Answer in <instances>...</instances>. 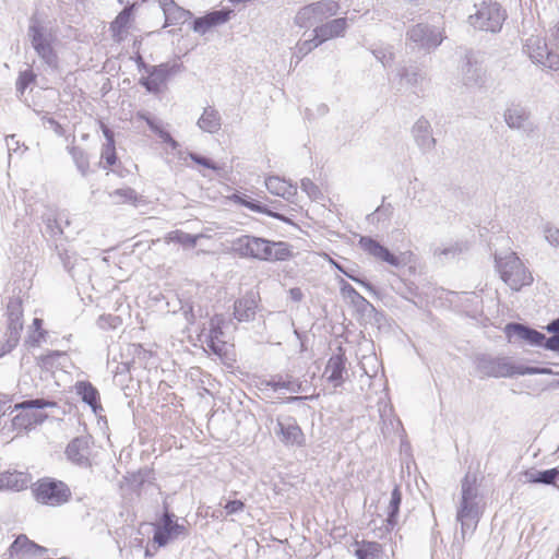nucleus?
<instances>
[{"label":"nucleus","instance_id":"f257e3e1","mask_svg":"<svg viewBox=\"0 0 559 559\" xmlns=\"http://www.w3.org/2000/svg\"><path fill=\"white\" fill-rule=\"evenodd\" d=\"M231 249L241 258L266 262L286 261L293 258V246L285 241H271L251 235H242L231 242Z\"/></svg>","mask_w":559,"mask_h":559},{"label":"nucleus","instance_id":"f03ea898","mask_svg":"<svg viewBox=\"0 0 559 559\" xmlns=\"http://www.w3.org/2000/svg\"><path fill=\"white\" fill-rule=\"evenodd\" d=\"M483 497L475 474L467 472L461 480V497L456 510V521L461 524V538L464 544L468 533H474L483 514Z\"/></svg>","mask_w":559,"mask_h":559},{"label":"nucleus","instance_id":"7ed1b4c3","mask_svg":"<svg viewBox=\"0 0 559 559\" xmlns=\"http://www.w3.org/2000/svg\"><path fill=\"white\" fill-rule=\"evenodd\" d=\"M475 370L480 379L511 378L515 374H546L550 369L516 366L509 357L478 354L474 359Z\"/></svg>","mask_w":559,"mask_h":559},{"label":"nucleus","instance_id":"20e7f679","mask_svg":"<svg viewBox=\"0 0 559 559\" xmlns=\"http://www.w3.org/2000/svg\"><path fill=\"white\" fill-rule=\"evenodd\" d=\"M29 43L40 60L51 69H57L59 58L53 48L56 33L37 13L29 19L27 28Z\"/></svg>","mask_w":559,"mask_h":559},{"label":"nucleus","instance_id":"39448f33","mask_svg":"<svg viewBox=\"0 0 559 559\" xmlns=\"http://www.w3.org/2000/svg\"><path fill=\"white\" fill-rule=\"evenodd\" d=\"M31 490L34 499L41 504L59 507L70 501L72 492L62 480L52 477L39 478L32 484Z\"/></svg>","mask_w":559,"mask_h":559},{"label":"nucleus","instance_id":"423d86ee","mask_svg":"<svg viewBox=\"0 0 559 559\" xmlns=\"http://www.w3.org/2000/svg\"><path fill=\"white\" fill-rule=\"evenodd\" d=\"M56 405V402L45 399H32L15 404L12 406L10 414H13L16 411H20V413L12 418L13 429H32L36 425L43 424L48 416L38 412V409L55 407Z\"/></svg>","mask_w":559,"mask_h":559},{"label":"nucleus","instance_id":"0eeeda50","mask_svg":"<svg viewBox=\"0 0 559 559\" xmlns=\"http://www.w3.org/2000/svg\"><path fill=\"white\" fill-rule=\"evenodd\" d=\"M496 267L500 274L501 280L513 290H520L523 286L531 285L533 276L525 267L521 259L511 252L506 257H497Z\"/></svg>","mask_w":559,"mask_h":559},{"label":"nucleus","instance_id":"6e6552de","mask_svg":"<svg viewBox=\"0 0 559 559\" xmlns=\"http://www.w3.org/2000/svg\"><path fill=\"white\" fill-rule=\"evenodd\" d=\"M475 7L476 12L469 15V23L475 28L491 33H497L501 29L507 13L498 2L484 0Z\"/></svg>","mask_w":559,"mask_h":559},{"label":"nucleus","instance_id":"1a4fd4ad","mask_svg":"<svg viewBox=\"0 0 559 559\" xmlns=\"http://www.w3.org/2000/svg\"><path fill=\"white\" fill-rule=\"evenodd\" d=\"M340 10V4L334 0H322L300 8L294 22L301 28H310L324 20L334 16Z\"/></svg>","mask_w":559,"mask_h":559},{"label":"nucleus","instance_id":"9d476101","mask_svg":"<svg viewBox=\"0 0 559 559\" xmlns=\"http://www.w3.org/2000/svg\"><path fill=\"white\" fill-rule=\"evenodd\" d=\"M180 71L178 63H160L146 68V78L140 79V84L145 87L148 93L158 94L166 84L170 75Z\"/></svg>","mask_w":559,"mask_h":559},{"label":"nucleus","instance_id":"9b49d317","mask_svg":"<svg viewBox=\"0 0 559 559\" xmlns=\"http://www.w3.org/2000/svg\"><path fill=\"white\" fill-rule=\"evenodd\" d=\"M92 438L90 436H79L72 439L64 450L67 460L80 467L91 468L92 467Z\"/></svg>","mask_w":559,"mask_h":559},{"label":"nucleus","instance_id":"f8f14e48","mask_svg":"<svg viewBox=\"0 0 559 559\" xmlns=\"http://www.w3.org/2000/svg\"><path fill=\"white\" fill-rule=\"evenodd\" d=\"M406 39L415 47L427 51L437 48L442 43L440 32L425 23L412 26L406 33Z\"/></svg>","mask_w":559,"mask_h":559},{"label":"nucleus","instance_id":"ddd939ff","mask_svg":"<svg viewBox=\"0 0 559 559\" xmlns=\"http://www.w3.org/2000/svg\"><path fill=\"white\" fill-rule=\"evenodd\" d=\"M274 432L286 447H302L305 435L294 417L277 418Z\"/></svg>","mask_w":559,"mask_h":559},{"label":"nucleus","instance_id":"4468645a","mask_svg":"<svg viewBox=\"0 0 559 559\" xmlns=\"http://www.w3.org/2000/svg\"><path fill=\"white\" fill-rule=\"evenodd\" d=\"M186 534V527L177 522L175 514L165 512L160 523L155 527L153 540L159 547H164L170 540Z\"/></svg>","mask_w":559,"mask_h":559},{"label":"nucleus","instance_id":"2eb2a0df","mask_svg":"<svg viewBox=\"0 0 559 559\" xmlns=\"http://www.w3.org/2000/svg\"><path fill=\"white\" fill-rule=\"evenodd\" d=\"M48 549L31 540L26 535L20 534L4 554L5 559H25L27 557H41Z\"/></svg>","mask_w":559,"mask_h":559},{"label":"nucleus","instance_id":"dca6fc26","mask_svg":"<svg viewBox=\"0 0 559 559\" xmlns=\"http://www.w3.org/2000/svg\"><path fill=\"white\" fill-rule=\"evenodd\" d=\"M412 136L421 151L427 154L435 150L437 140L432 135V128L425 117H420L412 127Z\"/></svg>","mask_w":559,"mask_h":559},{"label":"nucleus","instance_id":"f3484780","mask_svg":"<svg viewBox=\"0 0 559 559\" xmlns=\"http://www.w3.org/2000/svg\"><path fill=\"white\" fill-rule=\"evenodd\" d=\"M506 332L509 338H518L525 341L527 344L533 346L544 347V344L548 337L535 329L528 328L521 323H509L506 326Z\"/></svg>","mask_w":559,"mask_h":559},{"label":"nucleus","instance_id":"a211bd4d","mask_svg":"<svg viewBox=\"0 0 559 559\" xmlns=\"http://www.w3.org/2000/svg\"><path fill=\"white\" fill-rule=\"evenodd\" d=\"M340 292L358 312L365 316H372L377 312L372 304L361 296L349 283L344 278L340 280Z\"/></svg>","mask_w":559,"mask_h":559},{"label":"nucleus","instance_id":"6ab92c4d","mask_svg":"<svg viewBox=\"0 0 559 559\" xmlns=\"http://www.w3.org/2000/svg\"><path fill=\"white\" fill-rule=\"evenodd\" d=\"M359 246L369 255L386 262L392 266H399L401 264L400 259L395 254L371 237L361 236L359 239Z\"/></svg>","mask_w":559,"mask_h":559},{"label":"nucleus","instance_id":"aec40b11","mask_svg":"<svg viewBox=\"0 0 559 559\" xmlns=\"http://www.w3.org/2000/svg\"><path fill=\"white\" fill-rule=\"evenodd\" d=\"M259 294L257 292H247L234 304V316L239 322H249L254 319L258 307Z\"/></svg>","mask_w":559,"mask_h":559},{"label":"nucleus","instance_id":"412c9836","mask_svg":"<svg viewBox=\"0 0 559 559\" xmlns=\"http://www.w3.org/2000/svg\"><path fill=\"white\" fill-rule=\"evenodd\" d=\"M231 10L222 9L212 11L193 21V29L199 34H205L210 28L224 24L230 19Z\"/></svg>","mask_w":559,"mask_h":559},{"label":"nucleus","instance_id":"4be33fe9","mask_svg":"<svg viewBox=\"0 0 559 559\" xmlns=\"http://www.w3.org/2000/svg\"><path fill=\"white\" fill-rule=\"evenodd\" d=\"M347 26V19L338 17L318 25L314 27L313 34L321 39L319 43H325L329 39L344 36Z\"/></svg>","mask_w":559,"mask_h":559},{"label":"nucleus","instance_id":"5701e85b","mask_svg":"<svg viewBox=\"0 0 559 559\" xmlns=\"http://www.w3.org/2000/svg\"><path fill=\"white\" fill-rule=\"evenodd\" d=\"M75 392L92 408L94 414L97 415L104 411L100 404L99 392L90 381H78L75 383Z\"/></svg>","mask_w":559,"mask_h":559},{"label":"nucleus","instance_id":"b1692460","mask_svg":"<svg viewBox=\"0 0 559 559\" xmlns=\"http://www.w3.org/2000/svg\"><path fill=\"white\" fill-rule=\"evenodd\" d=\"M346 372V358L344 354H336L328 360L324 374H328V380L333 383L335 388L344 382L343 374Z\"/></svg>","mask_w":559,"mask_h":559},{"label":"nucleus","instance_id":"393cba45","mask_svg":"<svg viewBox=\"0 0 559 559\" xmlns=\"http://www.w3.org/2000/svg\"><path fill=\"white\" fill-rule=\"evenodd\" d=\"M31 477L22 472L0 473V490L21 491L28 487Z\"/></svg>","mask_w":559,"mask_h":559},{"label":"nucleus","instance_id":"a878e982","mask_svg":"<svg viewBox=\"0 0 559 559\" xmlns=\"http://www.w3.org/2000/svg\"><path fill=\"white\" fill-rule=\"evenodd\" d=\"M265 187L270 193L290 200L297 194V186L281 179L277 176H271L265 180Z\"/></svg>","mask_w":559,"mask_h":559},{"label":"nucleus","instance_id":"bb28decb","mask_svg":"<svg viewBox=\"0 0 559 559\" xmlns=\"http://www.w3.org/2000/svg\"><path fill=\"white\" fill-rule=\"evenodd\" d=\"M506 123L511 129H521L530 119V112L520 104L510 105L503 114Z\"/></svg>","mask_w":559,"mask_h":559},{"label":"nucleus","instance_id":"cd10ccee","mask_svg":"<svg viewBox=\"0 0 559 559\" xmlns=\"http://www.w3.org/2000/svg\"><path fill=\"white\" fill-rule=\"evenodd\" d=\"M462 73L466 86H479L484 82V69L476 61L467 59L462 67Z\"/></svg>","mask_w":559,"mask_h":559},{"label":"nucleus","instance_id":"c85d7f7f","mask_svg":"<svg viewBox=\"0 0 559 559\" xmlns=\"http://www.w3.org/2000/svg\"><path fill=\"white\" fill-rule=\"evenodd\" d=\"M222 121L219 112L213 107L204 108L198 120V127L209 133H215L221 129Z\"/></svg>","mask_w":559,"mask_h":559},{"label":"nucleus","instance_id":"c756f323","mask_svg":"<svg viewBox=\"0 0 559 559\" xmlns=\"http://www.w3.org/2000/svg\"><path fill=\"white\" fill-rule=\"evenodd\" d=\"M548 45L538 36H531L526 39L524 45V51L530 56L533 62H544Z\"/></svg>","mask_w":559,"mask_h":559},{"label":"nucleus","instance_id":"7c9ffc66","mask_svg":"<svg viewBox=\"0 0 559 559\" xmlns=\"http://www.w3.org/2000/svg\"><path fill=\"white\" fill-rule=\"evenodd\" d=\"M264 384L274 391L286 389L289 392L297 393L301 390V384L290 374H286L285 378L281 374L272 376L271 379L264 381Z\"/></svg>","mask_w":559,"mask_h":559},{"label":"nucleus","instance_id":"2f4dec72","mask_svg":"<svg viewBox=\"0 0 559 559\" xmlns=\"http://www.w3.org/2000/svg\"><path fill=\"white\" fill-rule=\"evenodd\" d=\"M162 5L166 20L165 26L186 22L189 12L177 7L173 0H164Z\"/></svg>","mask_w":559,"mask_h":559},{"label":"nucleus","instance_id":"473e14b6","mask_svg":"<svg viewBox=\"0 0 559 559\" xmlns=\"http://www.w3.org/2000/svg\"><path fill=\"white\" fill-rule=\"evenodd\" d=\"M133 5H127L111 22L110 29L116 41L122 39V33L130 23Z\"/></svg>","mask_w":559,"mask_h":559},{"label":"nucleus","instance_id":"72a5a7b5","mask_svg":"<svg viewBox=\"0 0 559 559\" xmlns=\"http://www.w3.org/2000/svg\"><path fill=\"white\" fill-rule=\"evenodd\" d=\"M22 330L23 319H7V331L4 336L8 349H13L16 347Z\"/></svg>","mask_w":559,"mask_h":559},{"label":"nucleus","instance_id":"f704fd0d","mask_svg":"<svg viewBox=\"0 0 559 559\" xmlns=\"http://www.w3.org/2000/svg\"><path fill=\"white\" fill-rule=\"evenodd\" d=\"M402 502V492L395 487L391 492V499L388 506L386 527L393 528L397 524L400 506Z\"/></svg>","mask_w":559,"mask_h":559},{"label":"nucleus","instance_id":"c9c22d12","mask_svg":"<svg viewBox=\"0 0 559 559\" xmlns=\"http://www.w3.org/2000/svg\"><path fill=\"white\" fill-rule=\"evenodd\" d=\"M382 545L377 542H362L355 550L357 559H382Z\"/></svg>","mask_w":559,"mask_h":559},{"label":"nucleus","instance_id":"e433bc0d","mask_svg":"<svg viewBox=\"0 0 559 559\" xmlns=\"http://www.w3.org/2000/svg\"><path fill=\"white\" fill-rule=\"evenodd\" d=\"M70 155L82 176H86L90 171V159L85 151L79 146L68 147Z\"/></svg>","mask_w":559,"mask_h":559},{"label":"nucleus","instance_id":"4c0bfd02","mask_svg":"<svg viewBox=\"0 0 559 559\" xmlns=\"http://www.w3.org/2000/svg\"><path fill=\"white\" fill-rule=\"evenodd\" d=\"M531 483H538L544 485H554L559 478V469L550 468L546 471L535 472L527 474Z\"/></svg>","mask_w":559,"mask_h":559},{"label":"nucleus","instance_id":"58836bf2","mask_svg":"<svg viewBox=\"0 0 559 559\" xmlns=\"http://www.w3.org/2000/svg\"><path fill=\"white\" fill-rule=\"evenodd\" d=\"M109 195L114 200V202L117 204H123V203L135 204L139 200V194L136 193V191L129 187L117 189L114 192H111Z\"/></svg>","mask_w":559,"mask_h":559},{"label":"nucleus","instance_id":"ea45409f","mask_svg":"<svg viewBox=\"0 0 559 559\" xmlns=\"http://www.w3.org/2000/svg\"><path fill=\"white\" fill-rule=\"evenodd\" d=\"M167 240L193 248L197 245L198 236L181 230H174L167 235Z\"/></svg>","mask_w":559,"mask_h":559},{"label":"nucleus","instance_id":"a19ab883","mask_svg":"<svg viewBox=\"0 0 559 559\" xmlns=\"http://www.w3.org/2000/svg\"><path fill=\"white\" fill-rule=\"evenodd\" d=\"M319 40H321V39L318 38L317 34H313L312 38L297 43V45H296V52H295V55H296V57L298 59L297 62L302 57H305L310 51H312L314 48L320 46L322 43H319Z\"/></svg>","mask_w":559,"mask_h":559},{"label":"nucleus","instance_id":"79ce46f5","mask_svg":"<svg viewBox=\"0 0 559 559\" xmlns=\"http://www.w3.org/2000/svg\"><path fill=\"white\" fill-rule=\"evenodd\" d=\"M246 207L250 209L253 212L263 213L280 221L287 222V218L284 215L269 210L266 205H263L259 201L250 199V201L246 203Z\"/></svg>","mask_w":559,"mask_h":559},{"label":"nucleus","instance_id":"37998d69","mask_svg":"<svg viewBox=\"0 0 559 559\" xmlns=\"http://www.w3.org/2000/svg\"><path fill=\"white\" fill-rule=\"evenodd\" d=\"M36 79V74L32 70H25L20 72L19 78L16 80V92L21 95L24 94L25 90L28 87L31 83H33Z\"/></svg>","mask_w":559,"mask_h":559},{"label":"nucleus","instance_id":"c03bdc74","mask_svg":"<svg viewBox=\"0 0 559 559\" xmlns=\"http://www.w3.org/2000/svg\"><path fill=\"white\" fill-rule=\"evenodd\" d=\"M7 319H23L22 300L19 297L10 298L7 305Z\"/></svg>","mask_w":559,"mask_h":559},{"label":"nucleus","instance_id":"a18cd8bd","mask_svg":"<svg viewBox=\"0 0 559 559\" xmlns=\"http://www.w3.org/2000/svg\"><path fill=\"white\" fill-rule=\"evenodd\" d=\"M401 78L404 79L408 84L416 85L423 79V73L417 68H404L400 73Z\"/></svg>","mask_w":559,"mask_h":559},{"label":"nucleus","instance_id":"49530a36","mask_svg":"<svg viewBox=\"0 0 559 559\" xmlns=\"http://www.w3.org/2000/svg\"><path fill=\"white\" fill-rule=\"evenodd\" d=\"M555 48H550L546 56L544 57V62H539L550 70L558 71L559 70V51H554Z\"/></svg>","mask_w":559,"mask_h":559},{"label":"nucleus","instance_id":"de8ad7c7","mask_svg":"<svg viewBox=\"0 0 559 559\" xmlns=\"http://www.w3.org/2000/svg\"><path fill=\"white\" fill-rule=\"evenodd\" d=\"M188 156L191 158V160H193L194 163H197L205 168H209V169H212L215 171L222 169V167H219L217 164H215L213 160H211L210 158H207L205 156L199 155L193 152H190L188 154Z\"/></svg>","mask_w":559,"mask_h":559},{"label":"nucleus","instance_id":"09e8293b","mask_svg":"<svg viewBox=\"0 0 559 559\" xmlns=\"http://www.w3.org/2000/svg\"><path fill=\"white\" fill-rule=\"evenodd\" d=\"M301 190L305 191L311 199H318L321 195L319 187L314 185L309 178L301 179Z\"/></svg>","mask_w":559,"mask_h":559},{"label":"nucleus","instance_id":"8fccbe9b","mask_svg":"<svg viewBox=\"0 0 559 559\" xmlns=\"http://www.w3.org/2000/svg\"><path fill=\"white\" fill-rule=\"evenodd\" d=\"M463 251V247L460 243H453L444 248H436L433 253L435 255H445V257H454Z\"/></svg>","mask_w":559,"mask_h":559},{"label":"nucleus","instance_id":"3c124183","mask_svg":"<svg viewBox=\"0 0 559 559\" xmlns=\"http://www.w3.org/2000/svg\"><path fill=\"white\" fill-rule=\"evenodd\" d=\"M102 158L106 160V164L108 166H112L116 164L117 155H116V147L114 144H105L102 152Z\"/></svg>","mask_w":559,"mask_h":559},{"label":"nucleus","instance_id":"603ef678","mask_svg":"<svg viewBox=\"0 0 559 559\" xmlns=\"http://www.w3.org/2000/svg\"><path fill=\"white\" fill-rule=\"evenodd\" d=\"M224 510L228 515L240 513L245 510V503L241 500H228Z\"/></svg>","mask_w":559,"mask_h":559},{"label":"nucleus","instance_id":"864d4df0","mask_svg":"<svg viewBox=\"0 0 559 559\" xmlns=\"http://www.w3.org/2000/svg\"><path fill=\"white\" fill-rule=\"evenodd\" d=\"M374 214L378 216V219H381L382 217L389 218L393 214V206L390 203L385 204L383 202L380 206L377 207Z\"/></svg>","mask_w":559,"mask_h":559},{"label":"nucleus","instance_id":"5fc2aeb1","mask_svg":"<svg viewBox=\"0 0 559 559\" xmlns=\"http://www.w3.org/2000/svg\"><path fill=\"white\" fill-rule=\"evenodd\" d=\"M545 237L551 246H559V229L549 227L545 230Z\"/></svg>","mask_w":559,"mask_h":559},{"label":"nucleus","instance_id":"6e6d98bb","mask_svg":"<svg viewBox=\"0 0 559 559\" xmlns=\"http://www.w3.org/2000/svg\"><path fill=\"white\" fill-rule=\"evenodd\" d=\"M46 227L51 236H57V235L62 234V228L60 227V225L56 218L48 217L46 219Z\"/></svg>","mask_w":559,"mask_h":559},{"label":"nucleus","instance_id":"4d7b16f0","mask_svg":"<svg viewBox=\"0 0 559 559\" xmlns=\"http://www.w3.org/2000/svg\"><path fill=\"white\" fill-rule=\"evenodd\" d=\"M544 348L559 353V335L548 337L544 344Z\"/></svg>","mask_w":559,"mask_h":559},{"label":"nucleus","instance_id":"13d9d810","mask_svg":"<svg viewBox=\"0 0 559 559\" xmlns=\"http://www.w3.org/2000/svg\"><path fill=\"white\" fill-rule=\"evenodd\" d=\"M7 146L9 152H16L20 148V141L16 139L15 134L8 135L5 138Z\"/></svg>","mask_w":559,"mask_h":559},{"label":"nucleus","instance_id":"bf43d9fd","mask_svg":"<svg viewBox=\"0 0 559 559\" xmlns=\"http://www.w3.org/2000/svg\"><path fill=\"white\" fill-rule=\"evenodd\" d=\"M118 320L117 317H112V316H102L99 317L98 319V325L100 328H105L106 324H109L110 326H115V322Z\"/></svg>","mask_w":559,"mask_h":559},{"label":"nucleus","instance_id":"052dcab7","mask_svg":"<svg viewBox=\"0 0 559 559\" xmlns=\"http://www.w3.org/2000/svg\"><path fill=\"white\" fill-rule=\"evenodd\" d=\"M549 41L550 46L559 51V22L558 25L552 31Z\"/></svg>","mask_w":559,"mask_h":559},{"label":"nucleus","instance_id":"680f3d73","mask_svg":"<svg viewBox=\"0 0 559 559\" xmlns=\"http://www.w3.org/2000/svg\"><path fill=\"white\" fill-rule=\"evenodd\" d=\"M160 138L174 150H176L179 146V143L168 132H160Z\"/></svg>","mask_w":559,"mask_h":559},{"label":"nucleus","instance_id":"e2e57ef3","mask_svg":"<svg viewBox=\"0 0 559 559\" xmlns=\"http://www.w3.org/2000/svg\"><path fill=\"white\" fill-rule=\"evenodd\" d=\"M103 134L106 139V144H114L115 143V135L114 132L104 123L102 124Z\"/></svg>","mask_w":559,"mask_h":559},{"label":"nucleus","instance_id":"0e129e2a","mask_svg":"<svg viewBox=\"0 0 559 559\" xmlns=\"http://www.w3.org/2000/svg\"><path fill=\"white\" fill-rule=\"evenodd\" d=\"M289 296L290 298L294 300V301H301V299L304 298V294L301 292L300 288L298 287H294L289 290Z\"/></svg>","mask_w":559,"mask_h":559},{"label":"nucleus","instance_id":"69168bd1","mask_svg":"<svg viewBox=\"0 0 559 559\" xmlns=\"http://www.w3.org/2000/svg\"><path fill=\"white\" fill-rule=\"evenodd\" d=\"M374 55L382 62V64L384 67L393 60L392 53H389V56H386L385 53H382L381 51H377V52H374Z\"/></svg>","mask_w":559,"mask_h":559},{"label":"nucleus","instance_id":"338daca9","mask_svg":"<svg viewBox=\"0 0 559 559\" xmlns=\"http://www.w3.org/2000/svg\"><path fill=\"white\" fill-rule=\"evenodd\" d=\"M352 281H354L355 283L364 286L369 292H374L372 285L369 282H367L366 280H364V278H361L359 276L352 277Z\"/></svg>","mask_w":559,"mask_h":559},{"label":"nucleus","instance_id":"774afa93","mask_svg":"<svg viewBox=\"0 0 559 559\" xmlns=\"http://www.w3.org/2000/svg\"><path fill=\"white\" fill-rule=\"evenodd\" d=\"M547 330L551 333H554V335H559V318L556 319V320H552L548 326H547Z\"/></svg>","mask_w":559,"mask_h":559}]
</instances>
